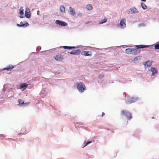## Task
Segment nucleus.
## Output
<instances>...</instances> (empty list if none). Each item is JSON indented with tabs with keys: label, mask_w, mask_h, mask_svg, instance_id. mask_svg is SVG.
<instances>
[{
	"label": "nucleus",
	"mask_w": 159,
	"mask_h": 159,
	"mask_svg": "<svg viewBox=\"0 0 159 159\" xmlns=\"http://www.w3.org/2000/svg\"><path fill=\"white\" fill-rule=\"evenodd\" d=\"M92 141H87V142L85 144V146H87L89 144H90V143H92Z\"/></svg>",
	"instance_id": "obj_27"
},
{
	"label": "nucleus",
	"mask_w": 159,
	"mask_h": 159,
	"mask_svg": "<svg viewBox=\"0 0 159 159\" xmlns=\"http://www.w3.org/2000/svg\"><path fill=\"white\" fill-rule=\"evenodd\" d=\"M19 14L20 15V17L21 18H24L25 16L24 15V9L23 8L21 7L19 10Z\"/></svg>",
	"instance_id": "obj_13"
},
{
	"label": "nucleus",
	"mask_w": 159,
	"mask_h": 159,
	"mask_svg": "<svg viewBox=\"0 0 159 159\" xmlns=\"http://www.w3.org/2000/svg\"><path fill=\"white\" fill-rule=\"evenodd\" d=\"M145 26V24L143 23L140 24H139V27L144 26Z\"/></svg>",
	"instance_id": "obj_30"
},
{
	"label": "nucleus",
	"mask_w": 159,
	"mask_h": 159,
	"mask_svg": "<svg viewBox=\"0 0 159 159\" xmlns=\"http://www.w3.org/2000/svg\"><path fill=\"white\" fill-rule=\"evenodd\" d=\"M105 113L104 112H102V116H103L104 115Z\"/></svg>",
	"instance_id": "obj_34"
},
{
	"label": "nucleus",
	"mask_w": 159,
	"mask_h": 159,
	"mask_svg": "<svg viewBox=\"0 0 159 159\" xmlns=\"http://www.w3.org/2000/svg\"><path fill=\"white\" fill-rule=\"evenodd\" d=\"M25 16L27 18H29L30 17V13L28 8H26L25 11Z\"/></svg>",
	"instance_id": "obj_10"
},
{
	"label": "nucleus",
	"mask_w": 159,
	"mask_h": 159,
	"mask_svg": "<svg viewBox=\"0 0 159 159\" xmlns=\"http://www.w3.org/2000/svg\"><path fill=\"white\" fill-rule=\"evenodd\" d=\"M129 13L131 14H135L139 13L137 9L135 7H133L130 8L129 10Z\"/></svg>",
	"instance_id": "obj_7"
},
{
	"label": "nucleus",
	"mask_w": 159,
	"mask_h": 159,
	"mask_svg": "<svg viewBox=\"0 0 159 159\" xmlns=\"http://www.w3.org/2000/svg\"><path fill=\"white\" fill-rule=\"evenodd\" d=\"M121 114L122 116H125L129 120H130L132 118L131 114L126 110L121 111Z\"/></svg>",
	"instance_id": "obj_4"
},
{
	"label": "nucleus",
	"mask_w": 159,
	"mask_h": 159,
	"mask_svg": "<svg viewBox=\"0 0 159 159\" xmlns=\"http://www.w3.org/2000/svg\"><path fill=\"white\" fill-rule=\"evenodd\" d=\"M126 20L125 18L122 19L120 22V24L118 25L120 27V28L122 29H125L126 27V24H125Z\"/></svg>",
	"instance_id": "obj_5"
},
{
	"label": "nucleus",
	"mask_w": 159,
	"mask_h": 159,
	"mask_svg": "<svg viewBox=\"0 0 159 159\" xmlns=\"http://www.w3.org/2000/svg\"><path fill=\"white\" fill-rule=\"evenodd\" d=\"M143 65L145 66V68H147L148 67L152 65V63L151 62L148 61L146 62H145L143 63Z\"/></svg>",
	"instance_id": "obj_15"
},
{
	"label": "nucleus",
	"mask_w": 159,
	"mask_h": 159,
	"mask_svg": "<svg viewBox=\"0 0 159 159\" xmlns=\"http://www.w3.org/2000/svg\"><path fill=\"white\" fill-rule=\"evenodd\" d=\"M91 22V21H88V22H85V24H88V23H90V22Z\"/></svg>",
	"instance_id": "obj_33"
},
{
	"label": "nucleus",
	"mask_w": 159,
	"mask_h": 159,
	"mask_svg": "<svg viewBox=\"0 0 159 159\" xmlns=\"http://www.w3.org/2000/svg\"><path fill=\"white\" fill-rule=\"evenodd\" d=\"M81 53L80 50L78 49L77 50H73L70 52L71 54L73 55H79Z\"/></svg>",
	"instance_id": "obj_14"
},
{
	"label": "nucleus",
	"mask_w": 159,
	"mask_h": 159,
	"mask_svg": "<svg viewBox=\"0 0 159 159\" xmlns=\"http://www.w3.org/2000/svg\"><path fill=\"white\" fill-rule=\"evenodd\" d=\"M18 102H19L18 105L20 106H24L25 105L27 104L26 103H25L21 99H19Z\"/></svg>",
	"instance_id": "obj_18"
},
{
	"label": "nucleus",
	"mask_w": 159,
	"mask_h": 159,
	"mask_svg": "<svg viewBox=\"0 0 159 159\" xmlns=\"http://www.w3.org/2000/svg\"><path fill=\"white\" fill-rule=\"evenodd\" d=\"M1 101V100H0V101Z\"/></svg>",
	"instance_id": "obj_38"
},
{
	"label": "nucleus",
	"mask_w": 159,
	"mask_h": 159,
	"mask_svg": "<svg viewBox=\"0 0 159 159\" xmlns=\"http://www.w3.org/2000/svg\"><path fill=\"white\" fill-rule=\"evenodd\" d=\"M60 10L62 13H64L66 12L64 6L63 5H61L60 7Z\"/></svg>",
	"instance_id": "obj_20"
},
{
	"label": "nucleus",
	"mask_w": 159,
	"mask_h": 159,
	"mask_svg": "<svg viewBox=\"0 0 159 159\" xmlns=\"http://www.w3.org/2000/svg\"><path fill=\"white\" fill-rule=\"evenodd\" d=\"M39 11H37V14L38 15H39Z\"/></svg>",
	"instance_id": "obj_37"
},
{
	"label": "nucleus",
	"mask_w": 159,
	"mask_h": 159,
	"mask_svg": "<svg viewBox=\"0 0 159 159\" xmlns=\"http://www.w3.org/2000/svg\"><path fill=\"white\" fill-rule=\"evenodd\" d=\"M138 60H139V57H136L134 58V62H136V61H138Z\"/></svg>",
	"instance_id": "obj_29"
},
{
	"label": "nucleus",
	"mask_w": 159,
	"mask_h": 159,
	"mask_svg": "<svg viewBox=\"0 0 159 159\" xmlns=\"http://www.w3.org/2000/svg\"><path fill=\"white\" fill-rule=\"evenodd\" d=\"M154 48L157 49H159V43H158L155 45Z\"/></svg>",
	"instance_id": "obj_26"
},
{
	"label": "nucleus",
	"mask_w": 159,
	"mask_h": 159,
	"mask_svg": "<svg viewBox=\"0 0 159 159\" xmlns=\"http://www.w3.org/2000/svg\"><path fill=\"white\" fill-rule=\"evenodd\" d=\"M141 0L143 2H145L146 1V0Z\"/></svg>",
	"instance_id": "obj_35"
},
{
	"label": "nucleus",
	"mask_w": 159,
	"mask_h": 159,
	"mask_svg": "<svg viewBox=\"0 0 159 159\" xmlns=\"http://www.w3.org/2000/svg\"><path fill=\"white\" fill-rule=\"evenodd\" d=\"M55 59L57 61H61L62 58H61V56L60 55H57L55 57Z\"/></svg>",
	"instance_id": "obj_23"
},
{
	"label": "nucleus",
	"mask_w": 159,
	"mask_h": 159,
	"mask_svg": "<svg viewBox=\"0 0 159 159\" xmlns=\"http://www.w3.org/2000/svg\"><path fill=\"white\" fill-rule=\"evenodd\" d=\"M86 146H85V145H84V146H83V148H84L85 147H86Z\"/></svg>",
	"instance_id": "obj_36"
},
{
	"label": "nucleus",
	"mask_w": 159,
	"mask_h": 159,
	"mask_svg": "<svg viewBox=\"0 0 159 159\" xmlns=\"http://www.w3.org/2000/svg\"><path fill=\"white\" fill-rule=\"evenodd\" d=\"M135 46L137 48H127L125 50V52L128 54L136 55L139 53L140 52L139 49L143 48L149 47L148 45H136Z\"/></svg>",
	"instance_id": "obj_1"
},
{
	"label": "nucleus",
	"mask_w": 159,
	"mask_h": 159,
	"mask_svg": "<svg viewBox=\"0 0 159 159\" xmlns=\"http://www.w3.org/2000/svg\"><path fill=\"white\" fill-rule=\"evenodd\" d=\"M76 85L78 91L80 93H83L86 90L84 84L82 82L77 83Z\"/></svg>",
	"instance_id": "obj_2"
},
{
	"label": "nucleus",
	"mask_w": 159,
	"mask_h": 159,
	"mask_svg": "<svg viewBox=\"0 0 159 159\" xmlns=\"http://www.w3.org/2000/svg\"><path fill=\"white\" fill-rule=\"evenodd\" d=\"M4 137V135L3 134H0V139H2Z\"/></svg>",
	"instance_id": "obj_28"
},
{
	"label": "nucleus",
	"mask_w": 159,
	"mask_h": 159,
	"mask_svg": "<svg viewBox=\"0 0 159 159\" xmlns=\"http://www.w3.org/2000/svg\"><path fill=\"white\" fill-rule=\"evenodd\" d=\"M69 10L70 11V14L71 15L74 16L75 14V10L71 7H69Z\"/></svg>",
	"instance_id": "obj_19"
},
{
	"label": "nucleus",
	"mask_w": 159,
	"mask_h": 159,
	"mask_svg": "<svg viewBox=\"0 0 159 159\" xmlns=\"http://www.w3.org/2000/svg\"><path fill=\"white\" fill-rule=\"evenodd\" d=\"M55 23L59 25L63 26H66L67 25V24L63 21L57 20L55 21Z\"/></svg>",
	"instance_id": "obj_6"
},
{
	"label": "nucleus",
	"mask_w": 159,
	"mask_h": 159,
	"mask_svg": "<svg viewBox=\"0 0 159 159\" xmlns=\"http://www.w3.org/2000/svg\"><path fill=\"white\" fill-rule=\"evenodd\" d=\"M139 99V98L136 97H129L126 99V103L127 104H130L133 103L138 101Z\"/></svg>",
	"instance_id": "obj_3"
},
{
	"label": "nucleus",
	"mask_w": 159,
	"mask_h": 159,
	"mask_svg": "<svg viewBox=\"0 0 159 159\" xmlns=\"http://www.w3.org/2000/svg\"><path fill=\"white\" fill-rule=\"evenodd\" d=\"M83 46L82 45H81L78 46L77 47H75V46H63L62 47L64 49H75V48H80L82 47Z\"/></svg>",
	"instance_id": "obj_8"
},
{
	"label": "nucleus",
	"mask_w": 159,
	"mask_h": 159,
	"mask_svg": "<svg viewBox=\"0 0 159 159\" xmlns=\"http://www.w3.org/2000/svg\"><path fill=\"white\" fill-rule=\"evenodd\" d=\"M151 71L152 72V74L154 75L157 73V70L155 68L152 67L151 69Z\"/></svg>",
	"instance_id": "obj_21"
},
{
	"label": "nucleus",
	"mask_w": 159,
	"mask_h": 159,
	"mask_svg": "<svg viewBox=\"0 0 159 159\" xmlns=\"http://www.w3.org/2000/svg\"><path fill=\"white\" fill-rule=\"evenodd\" d=\"M141 7H142V8L143 10H145L147 8V6L143 3L141 2Z\"/></svg>",
	"instance_id": "obj_24"
},
{
	"label": "nucleus",
	"mask_w": 159,
	"mask_h": 159,
	"mask_svg": "<svg viewBox=\"0 0 159 159\" xmlns=\"http://www.w3.org/2000/svg\"><path fill=\"white\" fill-rule=\"evenodd\" d=\"M44 92H45V91L44 90H42L41 91L40 93L42 94H43V95H44L45 94V93H44Z\"/></svg>",
	"instance_id": "obj_31"
},
{
	"label": "nucleus",
	"mask_w": 159,
	"mask_h": 159,
	"mask_svg": "<svg viewBox=\"0 0 159 159\" xmlns=\"http://www.w3.org/2000/svg\"><path fill=\"white\" fill-rule=\"evenodd\" d=\"M86 8L88 10H91L93 9V7L90 4H88L86 6Z\"/></svg>",
	"instance_id": "obj_22"
},
{
	"label": "nucleus",
	"mask_w": 159,
	"mask_h": 159,
	"mask_svg": "<svg viewBox=\"0 0 159 159\" xmlns=\"http://www.w3.org/2000/svg\"><path fill=\"white\" fill-rule=\"evenodd\" d=\"M103 77V76L102 75H100L99 76V77L100 78H102Z\"/></svg>",
	"instance_id": "obj_32"
},
{
	"label": "nucleus",
	"mask_w": 159,
	"mask_h": 159,
	"mask_svg": "<svg viewBox=\"0 0 159 159\" xmlns=\"http://www.w3.org/2000/svg\"><path fill=\"white\" fill-rule=\"evenodd\" d=\"M81 54L85 56H90L91 55V52L89 51H83L81 52Z\"/></svg>",
	"instance_id": "obj_9"
},
{
	"label": "nucleus",
	"mask_w": 159,
	"mask_h": 159,
	"mask_svg": "<svg viewBox=\"0 0 159 159\" xmlns=\"http://www.w3.org/2000/svg\"><path fill=\"white\" fill-rule=\"evenodd\" d=\"M27 84L26 83L22 84L20 85V89H22V90H24L27 88Z\"/></svg>",
	"instance_id": "obj_16"
},
{
	"label": "nucleus",
	"mask_w": 159,
	"mask_h": 159,
	"mask_svg": "<svg viewBox=\"0 0 159 159\" xmlns=\"http://www.w3.org/2000/svg\"><path fill=\"white\" fill-rule=\"evenodd\" d=\"M107 20L106 19H105L101 20L99 22V24H102L104 23H105L107 22Z\"/></svg>",
	"instance_id": "obj_25"
},
{
	"label": "nucleus",
	"mask_w": 159,
	"mask_h": 159,
	"mask_svg": "<svg viewBox=\"0 0 159 159\" xmlns=\"http://www.w3.org/2000/svg\"><path fill=\"white\" fill-rule=\"evenodd\" d=\"M10 85L8 84H6L3 85V91L4 92L5 91L7 90L8 92L10 90H12V88H9V86Z\"/></svg>",
	"instance_id": "obj_12"
},
{
	"label": "nucleus",
	"mask_w": 159,
	"mask_h": 159,
	"mask_svg": "<svg viewBox=\"0 0 159 159\" xmlns=\"http://www.w3.org/2000/svg\"><path fill=\"white\" fill-rule=\"evenodd\" d=\"M25 22V23H23V22H21L20 23V24H17L16 25L17 26L19 27H26L29 25V24L27 22Z\"/></svg>",
	"instance_id": "obj_11"
},
{
	"label": "nucleus",
	"mask_w": 159,
	"mask_h": 159,
	"mask_svg": "<svg viewBox=\"0 0 159 159\" xmlns=\"http://www.w3.org/2000/svg\"><path fill=\"white\" fill-rule=\"evenodd\" d=\"M14 66L12 65H9L7 67L3 69V70H7L8 71H10L14 68Z\"/></svg>",
	"instance_id": "obj_17"
}]
</instances>
